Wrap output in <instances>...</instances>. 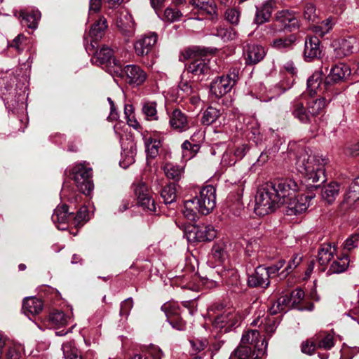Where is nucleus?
<instances>
[{
  "label": "nucleus",
  "instance_id": "f257e3e1",
  "mask_svg": "<svg viewBox=\"0 0 359 359\" xmlns=\"http://www.w3.org/2000/svg\"><path fill=\"white\" fill-rule=\"evenodd\" d=\"M327 159L318 155L312 154L309 149H302L297 157V170L306 177L308 186L317 189L320 183L325 182L324 165Z\"/></svg>",
  "mask_w": 359,
  "mask_h": 359
},
{
  "label": "nucleus",
  "instance_id": "f03ea898",
  "mask_svg": "<svg viewBox=\"0 0 359 359\" xmlns=\"http://www.w3.org/2000/svg\"><path fill=\"white\" fill-rule=\"evenodd\" d=\"M326 106V100L319 97L307 102L305 107L300 100H294L292 103L291 113L293 117L304 124L314 122L315 126L313 132L318 130V118Z\"/></svg>",
  "mask_w": 359,
  "mask_h": 359
},
{
  "label": "nucleus",
  "instance_id": "7ed1b4c3",
  "mask_svg": "<svg viewBox=\"0 0 359 359\" xmlns=\"http://www.w3.org/2000/svg\"><path fill=\"white\" fill-rule=\"evenodd\" d=\"M191 60L187 65V73L192 74V78L202 80L203 76L210 72L209 60L206 57V51L197 46L189 47L181 54L180 60Z\"/></svg>",
  "mask_w": 359,
  "mask_h": 359
},
{
  "label": "nucleus",
  "instance_id": "20e7f679",
  "mask_svg": "<svg viewBox=\"0 0 359 359\" xmlns=\"http://www.w3.org/2000/svg\"><path fill=\"white\" fill-rule=\"evenodd\" d=\"M273 185L269 182L258 190L256 196L255 211L259 215H266L273 212L280 205V199L277 196Z\"/></svg>",
  "mask_w": 359,
  "mask_h": 359
},
{
  "label": "nucleus",
  "instance_id": "39448f33",
  "mask_svg": "<svg viewBox=\"0 0 359 359\" xmlns=\"http://www.w3.org/2000/svg\"><path fill=\"white\" fill-rule=\"evenodd\" d=\"M70 177L78 189L85 195H90L94 188L92 180L93 170L84 161L76 163L70 171Z\"/></svg>",
  "mask_w": 359,
  "mask_h": 359
},
{
  "label": "nucleus",
  "instance_id": "423d86ee",
  "mask_svg": "<svg viewBox=\"0 0 359 359\" xmlns=\"http://www.w3.org/2000/svg\"><path fill=\"white\" fill-rule=\"evenodd\" d=\"M92 61L114 76L121 72V62L114 57V50L109 46H103L96 51Z\"/></svg>",
  "mask_w": 359,
  "mask_h": 359
},
{
  "label": "nucleus",
  "instance_id": "0eeeda50",
  "mask_svg": "<svg viewBox=\"0 0 359 359\" xmlns=\"http://www.w3.org/2000/svg\"><path fill=\"white\" fill-rule=\"evenodd\" d=\"M239 70L231 69L229 74L215 79L211 83V93L217 97H221L230 92L238 79Z\"/></svg>",
  "mask_w": 359,
  "mask_h": 359
},
{
  "label": "nucleus",
  "instance_id": "6e6552de",
  "mask_svg": "<svg viewBox=\"0 0 359 359\" xmlns=\"http://www.w3.org/2000/svg\"><path fill=\"white\" fill-rule=\"evenodd\" d=\"M241 342L252 347V359H261L266 354L267 342L265 339H261L260 333L256 330L245 332Z\"/></svg>",
  "mask_w": 359,
  "mask_h": 359
},
{
  "label": "nucleus",
  "instance_id": "1a4fd4ad",
  "mask_svg": "<svg viewBox=\"0 0 359 359\" xmlns=\"http://www.w3.org/2000/svg\"><path fill=\"white\" fill-rule=\"evenodd\" d=\"M192 199L195 200L198 212L207 215L216 205L215 189L211 185L205 186L201 188L198 194Z\"/></svg>",
  "mask_w": 359,
  "mask_h": 359
},
{
  "label": "nucleus",
  "instance_id": "9d476101",
  "mask_svg": "<svg viewBox=\"0 0 359 359\" xmlns=\"http://www.w3.org/2000/svg\"><path fill=\"white\" fill-rule=\"evenodd\" d=\"M217 231L212 225H194L185 231L189 242L210 241L216 237Z\"/></svg>",
  "mask_w": 359,
  "mask_h": 359
},
{
  "label": "nucleus",
  "instance_id": "9b49d317",
  "mask_svg": "<svg viewBox=\"0 0 359 359\" xmlns=\"http://www.w3.org/2000/svg\"><path fill=\"white\" fill-rule=\"evenodd\" d=\"M114 76L123 79L130 86H139L145 82L147 74L138 65H128L124 67L121 66V72Z\"/></svg>",
  "mask_w": 359,
  "mask_h": 359
},
{
  "label": "nucleus",
  "instance_id": "f8f14e48",
  "mask_svg": "<svg viewBox=\"0 0 359 359\" xmlns=\"http://www.w3.org/2000/svg\"><path fill=\"white\" fill-rule=\"evenodd\" d=\"M241 320V315L235 309L228 308L215 318L212 325L215 328L224 329V332H226L236 326Z\"/></svg>",
  "mask_w": 359,
  "mask_h": 359
},
{
  "label": "nucleus",
  "instance_id": "ddd939ff",
  "mask_svg": "<svg viewBox=\"0 0 359 359\" xmlns=\"http://www.w3.org/2000/svg\"><path fill=\"white\" fill-rule=\"evenodd\" d=\"M133 190L137 198V204L144 210L156 212V203L152 198L151 191L147 184L143 182L133 184Z\"/></svg>",
  "mask_w": 359,
  "mask_h": 359
},
{
  "label": "nucleus",
  "instance_id": "4468645a",
  "mask_svg": "<svg viewBox=\"0 0 359 359\" xmlns=\"http://www.w3.org/2000/svg\"><path fill=\"white\" fill-rule=\"evenodd\" d=\"M271 183L273 185L282 204L287 203L298 190V184L292 179H285Z\"/></svg>",
  "mask_w": 359,
  "mask_h": 359
},
{
  "label": "nucleus",
  "instance_id": "2eb2a0df",
  "mask_svg": "<svg viewBox=\"0 0 359 359\" xmlns=\"http://www.w3.org/2000/svg\"><path fill=\"white\" fill-rule=\"evenodd\" d=\"M315 195L308 194L300 195L296 198L292 197L285 204L287 205L286 214L287 215H295L304 212L309 206L310 201Z\"/></svg>",
  "mask_w": 359,
  "mask_h": 359
},
{
  "label": "nucleus",
  "instance_id": "dca6fc26",
  "mask_svg": "<svg viewBox=\"0 0 359 359\" xmlns=\"http://www.w3.org/2000/svg\"><path fill=\"white\" fill-rule=\"evenodd\" d=\"M116 25L126 38L130 39L135 34V23L132 15L128 10H123L119 12L116 19Z\"/></svg>",
  "mask_w": 359,
  "mask_h": 359
},
{
  "label": "nucleus",
  "instance_id": "f3484780",
  "mask_svg": "<svg viewBox=\"0 0 359 359\" xmlns=\"http://www.w3.org/2000/svg\"><path fill=\"white\" fill-rule=\"evenodd\" d=\"M196 13L211 20L217 19V6L213 0H191Z\"/></svg>",
  "mask_w": 359,
  "mask_h": 359
},
{
  "label": "nucleus",
  "instance_id": "a211bd4d",
  "mask_svg": "<svg viewBox=\"0 0 359 359\" xmlns=\"http://www.w3.org/2000/svg\"><path fill=\"white\" fill-rule=\"evenodd\" d=\"M73 212H69L68 206L62 204L55 209L52 215V220L58 229L65 230L69 224H72Z\"/></svg>",
  "mask_w": 359,
  "mask_h": 359
},
{
  "label": "nucleus",
  "instance_id": "6ab92c4d",
  "mask_svg": "<svg viewBox=\"0 0 359 359\" xmlns=\"http://www.w3.org/2000/svg\"><path fill=\"white\" fill-rule=\"evenodd\" d=\"M157 34L155 32H149L142 35L135 43L134 48L138 56L147 55L153 48L157 41Z\"/></svg>",
  "mask_w": 359,
  "mask_h": 359
},
{
  "label": "nucleus",
  "instance_id": "aec40b11",
  "mask_svg": "<svg viewBox=\"0 0 359 359\" xmlns=\"http://www.w3.org/2000/svg\"><path fill=\"white\" fill-rule=\"evenodd\" d=\"M265 55V48L260 45L251 43L244 47L243 56L247 65H255L262 60Z\"/></svg>",
  "mask_w": 359,
  "mask_h": 359
},
{
  "label": "nucleus",
  "instance_id": "412c9836",
  "mask_svg": "<svg viewBox=\"0 0 359 359\" xmlns=\"http://www.w3.org/2000/svg\"><path fill=\"white\" fill-rule=\"evenodd\" d=\"M357 41L353 37L340 39L333 42L334 51L336 57L343 58L352 54Z\"/></svg>",
  "mask_w": 359,
  "mask_h": 359
},
{
  "label": "nucleus",
  "instance_id": "4be33fe9",
  "mask_svg": "<svg viewBox=\"0 0 359 359\" xmlns=\"http://www.w3.org/2000/svg\"><path fill=\"white\" fill-rule=\"evenodd\" d=\"M351 74V69L348 66L344 63L336 65L331 69L328 76L326 77L323 86L326 88L327 86L340 82Z\"/></svg>",
  "mask_w": 359,
  "mask_h": 359
},
{
  "label": "nucleus",
  "instance_id": "5701e85b",
  "mask_svg": "<svg viewBox=\"0 0 359 359\" xmlns=\"http://www.w3.org/2000/svg\"><path fill=\"white\" fill-rule=\"evenodd\" d=\"M161 309L165 312L170 325L177 330L185 329V322L179 315L178 308L170 303L164 304Z\"/></svg>",
  "mask_w": 359,
  "mask_h": 359
},
{
  "label": "nucleus",
  "instance_id": "b1692460",
  "mask_svg": "<svg viewBox=\"0 0 359 359\" xmlns=\"http://www.w3.org/2000/svg\"><path fill=\"white\" fill-rule=\"evenodd\" d=\"M107 27V21L106 18L104 17H100L92 25L89 33L90 36L92 38V41L90 45L86 46V50L88 51H91L94 50V43H96L97 41L102 37Z\"/></svg>",
  "mask_w": 359,
  "mask_h": 359
},
{
  "label": "nucleus",
  "instance_id": "393cba45",
  "mask_svg": "<svg viewBox=\"0 0 359 359\" xmlns=\"http://www.w3.org/2000/svg\"><path fill=\"white\" fill-rule=\"evenodd\" d=\"M248 283L250 287H266L270 283L269 276L265 267L259 266L256 268L255 272L249 276Z\"/></svg>",
  "mask_w": 359,
  "mask_h": 359
},
{
  "label": "nucleus",
  "instance_id": "a878e982",
  "mask_svg": "<svg viewBox=\"0 0 359 359\" xmlns=\"http://www.w3.org/2000/svg\"><path fill=\"white\" fill-rule=\"evenodd\" d=\"M276 22H279L284 29L290 31L294 30L299 27V20L294 13L288 11L283 10L277 12L275 16Z\"/></svg>",
  "mask_w": 359,
  "mask_h": 359
},
{
  "label": "nucleus",
  "instance_id": "bb28decb",
  "mask_svg": "<svg viewBox=\"0 0 359 359\" xmlns=\"http://www.w3.org/2000/svg\"><path fill=\"white\" fill-rule=\"evenodd\" d=\"M320 41L317 36L307 37L305 40L304 55L306 60H312L320 57Z\"/></svg>",
  "mask_w": 359,
  "mask_h": 359
},
{
  "label": "nucleus",
  "instance_id": "cd10ccee",
  "mask_svg": "<svg viewBox=\"0 0 359 359\" xmlns=\"http://www.w3.org/2000/svg\"><path fill=\"white\" fill-rule=\"evenodd\" d=\"M275 8L276 2L273 0H269L264 2L259 8H257L255 18V22L261 25L268 22Z\"/></svg>",
  "mask_w": 359,
  "mask_h": 359
},
{
  "label": "nucleus",
  "instance_id": "c85d7f7f",
  "mask_svg": "<svg viewBox=\"0 0 359 359\" xmlns=\"http://www.w3.org/2000/svg\"><path fill=\"white\" fill-rule=\"evenodd\" d=\"M43 309V303L41 299L29 297L24 299L22 310L27 316H35L41 312Z\"/></svg>",
  "mask_w": 359,
  "mask_h": 359
},
{
  "label": "nucleus",
  "instance_id": "c756f323",
  "mask_svg": "<svg viewBox=\"0 0 359 359\" xmlns=\"http://www.w3.org/2000/svg\"><path fill=\"white\" fill-rule=\"evenodd\" d=\"M317 348L330 350L334 346V334L327 332H319L313 336Z\"/></svg>",
  "mask_w": 359,
  "mask_h": 359
},
{
  "label": "nucleus",
  "instance_id": "7c9ffc66",
  "mask_svg": "<svg viewBox=\"0 0 359 359\" xmlns=\"http://www.w3.org/2000/svg\"><path fill=\"white\" fill-rule=\"evenodd\" d=\"M170 125L173 129L184 130L188 128L187 117L180 109H175L170 117Z\"/></svg>",
  "mask_w": 359,
  "mask_h": 359
},
{
  "label": "nucleus",
  "instance_id": "2f4dec72",
  "mask_svg": "<svg viewBox=\"0 0 359 359\" xmlns=\"http://www.w3.org/2000/svg\"><path fill=\"white\" fill-rule=\"evenodd\" d=\"M339 193V184L335 182H332L323 187L321 189V196L327 203L332 204L337 197Z\"/></svg>",
  "mask_w": 359,
  "mask_h": 359
},
{
  "label": "nucleus",
  "instance_id": "473e14b6",
  "mask_svg": "<svg viewBox=\"0 0 359 359\" xmlns=\"http://www.w3.org/2000/svg\"><path fill=\"white\" fill-rule=\"evenodd\" d=\"M337 252L335 245L332 246L330 243H323L318 250V262L322 266L327 265L332 259L334 254Z\"/></svg>",
  "mask_w": 359,
  "mask_h": 359
},
{
  "label": "nucleus",
  "instance_id": "72a5a7b5",
  "mask_svg": "<svg viewBox=\"0 0 359 359\" xmlns=\"http://www.w3.org/2000/svg\"><path fill=\"white\" fill-rule=\"evenodd\" d=\"M163 170L166 177L174 182L180 181L184 174V168L173 163H165Z\"/></svg>",
  "mask_w": 359,
  "mask_h": 359
},
{
  "label": "nucleus",
  "instance_id": "f704fd0d",
  "mask_svg": "<svg viewBox=\"0 0 359 359\" xmlns=\"http://www.w3.org/2000/svg\"><path fill=\"white\" fill-rule=\"evenodd\" d=\"M142 112L147 121H154L158 120L157 102L156 101L144 100L142 103Z\"/></svg>",
  "mask_w": 359,
  "mask_h": 359
},
{
  "label": "nucleus",
  "instance_id": "c9c22d12",
  "mask_svg": "<svg viewBox=\"0 0 359 359\" xmlns=\"http://www.w3.org/2000/svg\"><path fill=\"white\" fill-rule=\"evenodd\" d=\"M20 16L22 18V24L31 29L37 27L38 22L41 18V13L39 11H31L30 12L21 11Z\"/></svg>",
  "mask_w": 359,
  "mask_h": 359
},
{
  "label": "nucleus",
  "instance_id": "e433bc0d",
  "mask_svg": "<svg viewBox=\"0 0 359 359\" xmlns=\"http://www.w3.org/2000/svg\"><path fill=\"white\" fill-rule=\"evenodd\" d=\"M323 73L321 72H315L307 80V90L312 95L317 93L318 90H322Z\"/></svg>",
  "mask_w": 359,
  "mask_h": 359
},
{
  "label": "nucleus",
  "instance_id": "4c0bfd02",
  "mask_svg": "<svg viewBox=\"0 0 359 359\" xmlns=\"http://www.w3.org/2000/svg\"><path fill=\"white\" fill-rule=\"evenodd\" d=\"M349 265L348 257L346 255L338 257L330 265L327 271L328 274L340 273L345 271Z\"/></svg>",
  "mask_w": 359,
  "mask_h": 359
},
{
  "label": "nucleus",
  "instance_id": "58836bf2",
  "mask_svg": "<svg viewBox=\"0 0 359 359\" xmlns=\"http://www.w3.org/2000/svg\"><path fill=\"white\" fill-rule=\"evenodd\" d=\"M221 114L219 109L210 106L203 113L201 122L204 126H210L215 123Z\"/></svg>",
  "mask_w": 359,
  "mask_h": 359
},
{
  "label": "nucleus",
  "instance_id": "ea45409f",
  "mask_svg": "<svg viewBox=\"0 0 359 359\" xmlns=\"http://www.w3.org/2000/svg\"><path fill=\"white\" fill-rule=\"evenodd\" d=\"M252 347L241 344L233 351L229 359H252Z\"/></svg>",
  "mask_w": 359,
  "mask_h": 359
},
{
  "label": "nucleus",
  "instance_id": "a19ab883",
  "mask_svg": "<svg viewBox=\"0 0 359 359\" xmlns=\"http://www.w3.org/2000/svg\"><path fill=\"white\" fill-rule=\"evenodd\" d=\"M161 196L165 204H171L175 201L177 198L176 185L175 183H169L163 187Z\"/></svg>",
  "mask_w": 359,
  "mask_h": 359
},
{
  "label": "nucleus",
  "instance_id": "79ce46f5",
  "mask_svg": "<svg viewBox=\"0 0 359 359\" xmlns=\"http://www.w3.org/2000/svg\"><path fill=\"white\" fill-rule=\"evenodd\" d=\"M147 158H154L158 154L161 142L156 139L149 137L144 142Z\"/></svg>",
  "mask_w": 359,
  "mask_h": 359
},
{
  "label": "nucleus",
  "instance_id": "37998d69",
  "mask_svg": "<svg viewBox=\"0 0 359 359\" xmlns=\"http://www.w3.org/2000/svg\"><path fill=\"white\" fill-rule=\"evenodd\" d=\"M88 219V210L86 206H83L77 211L76 215L73 212L72 224L76 228H79L83 226Z\"/></svg>",
  "mask_w": 359,
  "mask_h": 359
},
{
  "label": "nucleus",
  "instance_id": "c03bdc74",
  "mask_svg": "<svg viewBox=\"0 0 359 359\" xmlns=\"http://www.w3.org/2000/svg\"><path fill=\"white\" fill-rule=\"evenodd\" d=\"M290 298L287 295H283L280 297L276 302H274L270 308V313L273 315L285 311L289 306Z\"/></svg>",
  "mask_w": 359,
  "mask_h": 359
},
{
  "label": "nucleus",
  "instance_id": "a18cd8bd",
  "mask_svg": "<svg viewBox=\"0 0 359 359\" xmlns=\"http://www.w3.org/2000/svg\"><path fill=\"white\" fill-rule=\"evenodd\" d=\"M302 257L298 254L292 256V258L289 261L286 268L282 271L278 276L280 278H286L291 272L293 271L302 262Z\"/></svg>",
  "mask_w": 359,
  "mask_h": 359
},
{
  "label": "nucleus",
  "instance_id": "49530a36",
  "mask_svg": "<svg viewBox=\"0 0 359 359\" xmlns=\"http://www.w3.org/2000/svg\"><path fill=\"white\" fill-rule=\"evenodd\" d=\"M227 245L224 243H219L215 245L212 249L213 257L219 262H223L227 257Z\"/></svg>",
  "mask_w": 359,
  "mask_h": 359
},
{
  "label": "nucleus",
  "instance_id": "de8ad7c7",
  "mask_svg": "<svg viewBox=\"0 0 359 359\" xmlns=\"http://www.w3.org/2000/svg\"><path fill=\"white\" fill-rule=\"evenodd\" d=\"M49 321L55 326H63L68 323V318L61 311H53L49 314Z\"/></svg>",
  "mask_w": 359,
  "mask_h": 359
},
{
  "label": "nucleus",
  "instance_id": "09e8293b",
  "mask_svg": "<svg viewBox=\"0 0 359 359\" xmlns=\"http://www.w3.org/2000/svg\"><path fill=\"white\" fill-rule=\"evenodd\" d=\"M295 41V36L292 34L287 37L280 38L273 40L272 43V46L276 49L283 50L291 47Z\"/></svg>",
  "mask_w": 359,
  "mask_h": 359
},
{
  "label": "nucleus",
  "instance_id": "8fccbe9b",
  "mask_svg": "<svg viewBox=\"0 0 359 359\" xmlns=\"http://www.w3.org/2000/svg\"><path fill=\"white\" fill-rule=\"evenodd\" d=\"M136 154V147L132 145L130 150H124L122 154V159L120 165L123 168H128L130 164L135 162V156Z\"/></svg>",
  "mask_w": 359,
  "mask_h": 359
},
{
  "label": "nucleus",
  "instance_id": "3c124183",
  "mask_svg": "<svg viewBox=\"0 0 359 359\" xmlns=\"http://www.w3.org/2000/svg\"><path fill=\"white\" fill-rule=\"evenodd\" d=\"M197 211L198 209H196L195 200L190 199L184 202V209L183 210V213L184 217H186L188 219L191 221L195 220Z\"/></svg>",
  "mask_w": 359,
  "mask_h": 359
},
{
  "label": "nucleus",
  "instance_id": "603ef678",
  "mask_svg": "<svg viewBox=\"0 0 359 359\" xmlns=\"http://www.w3.org/2000/svg\"><path fill=\"white\" fill-rule=\"evenodd\" d=\"M303 18L309 23H314L318 19L316 6L313 4L305 5L303 11Z\"/></svg>",
  "mask_w": 359,
  "mask_h": 359
},
{
  "label": "nucleus",
  "instance_id": "864d4df0",
  "mask_svg": "<svg viewBox=\"0 0 359 359\" xmlns=\"http://www.w3.org/2000/svg\"><path fill=\"white\" fill-rule=\"evenodd\" d=\"M332 20L328 18L323 20L320 25L313 26L311 29L316 35L323 36L332 29Z\"/></svg>",
  "mask_w": 359,
  "mask_h": 359
},
{
  "label": "nucleus",
  "instance_id": "5fc2aeb1",
  "mask_svg": "<svg viewBox=\"0 0 359 359\" xmlns=\"http://www.w3.org/2000/svg\"><path fill=\"white\" fill-rule=\"evenodd\" d=\"M355 204L357 207L359 206V194L357 192H353L351 188L348 187L342 201V205H346V208H348Z\"/></svg>",
  "mask_w": 359,
  "mask_h": 359
},
{
  "label": "nucleus",
  "instance_id": "6e6d98bb",
  "mask_svg": "<svg viewBox=\"0 0 359 359\" xmlns=\"http://www.w3.org/2000/svg\"><path fill=\"white\" fill-rule=\"evenodd\" d=\"M133 306V301L132 298H128L121 302L119 311V315L121 317V320H126L128 318V316Z\"/></svg>",
  "mask_w": 359,
  "mask_h": 359
},
{
  "label": "nucleus",
  "instance_id": "4d7b16f0",
  "mask_svg": "<svg viewBox=\"0 0 359 359\" xmlns=\"http://www.w3.org/2000/svg\"><path fill=\"white\" fill-rule=\"evenodd\" d=\"M317 349L316 343L313 337L302 342L301 350L302 353L308 355H313Z\"/></svg>",
  "mask_w": 359,
  "mask_h": 359
},
{
  "label": "nucleus",
  "instance_id": "13d9d810",
  "mask_svg": "<svg viewBox=\"0 0 359 359\" xmlns=\"http://www.w3.org/2000/svg\"><path fill=\"white\" fill-rule=\"evenodd\" d=\"M214 34L217 36L220 37L224 41L231 40L233 39V36H235V32L232 29H228L224 27H218L215 29V33Z\"/></svg>",
  "mask_w": 359,
  "mask_h": 359
},
{
  "label": "nucleus",
  "instance_id": "bf43d9fd",
  "mask_svg": "<svg viewBox=\"0 0 359 359\" xmlns=\"http://www.w3.org/2000/svg\"><path fill=\"white\" fill-rule=\"evenodd\" d=\"M225 19L232 25H238L239 22L240 13L233 8H228L224 13Z\"/></svg>",
  "mask_w": 359,
  "mask_h": 359
},
{
  "label": "nucleus",
  "instance_id": "052dcab7",
  "mask_svg": "<svg viewBox=\"0 0 359 359\" xmlns=\"http://www.w3.org/2000/svg\"><path fill=\"white\" fill-rule=\"evenodd\" d=\"M62 349L65 358H68V356H72L73 355L79 353L73 340L67 341L63 343Z\"/></svg>",
  "mask_w": 359,
  "mask_h": 359
},
{
  "label": "nucleus",
  "instance_id": "680f3d73",
  "mask_svg": "<svg viewBox=\"0 0 359 359\" xmlns=\"http://www.w3.org/2000/svg\"><path fill=\"white\" fill-rule=\"evenodd\" d=\"M182 13L178 8H167L164 11V18L169 22H174L180 18Z\"/></svg>",
  "mask_w": 359,
  "mask_h": 359
},
{
  "label": "nucleus",
  "instance_id": "e2e57ef3",
  "mask_svg": "<svg viewBox=\"0 0 359 359\" xmlns=\"http://www.w3.org/2000/svg\"><path fill=\"white\" fill-rule=\"evenodd\" d=\"M199 148L198 144H193L188 140L184 141L182 144V149L184 153L183 156L188 155L189 152L191 157H192L198 152Z\"/></svg>",
  "mask_w": 359,
  "mask_h": 359
},
{
  "label": "nucleus",
  "instance_id": "0e129e2a",
  "mask_svg": "<svg viewBox=\"0 0 359 359\" xmlns=\"http://www.w3.org/2000/svg\"><path fill=\"white\" fill-rule=\"evenodd\" d=\"M359 353V346H347L342 349L340 359H352Z\"/></svg>",
  "mask_w": 359,
  "mask_h": 359
},
{
  "label": "nucleus",
  "instance_id": "69168bd1",
  "mask_svg": "<svg viewBox=\"0 0 359 359\" xmlns=\"http://www.w3.org/2000/svg\"><path fill=\"white\" fill-rule=\"evenodd\" d=\"M21 357V348L17 346H10L6 354V359H20Z\"/></svg>",
  "mask_w": 359,
  "mask_h": 359
},
{
  "label": "nucleus",
  "instance_id": "338daca9",
  "mask_svg": "<svg viewBox=\"0 0 359 359\" xmlns=\"http://www.w3.org/2000/svg\"><path fill=\"white\" fill-rule=\"evenodd\" d=\"M233 151V156L235 159L238 161L241 160L246 154L248 151V147L247 144H241L237 147L236 149H230Z\"/></svg>",
  "mask_w": 359,
  "mask_h": 359
},
{
  "label": "nucleus",
  "instance_id": "774afa93",
  "mask_svg": "<svg viewBox=\"0 0 359 359\" xmlns=\"http://www.w3.org/2000/svg\"><path fill=\"white\" fill-rule=\"evenodd\" d=\"M237 160L233 156V151L228 149L222 156V163L225 166H231L235 165Z\"/></svg>",
  "mask_w": 359,
  "mask_h": 359
}]
</instances>
